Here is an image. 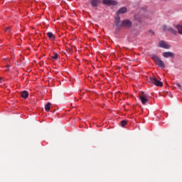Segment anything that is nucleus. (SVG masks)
<instances>
[{"mask_svg": "<svg viewBox=\"0 0 182 182\" xmlns=\"http://www.w3.org/2000/svg\"><path fill=\"white\" fill-rule=\"evenodd\" d=\"M152 19L150 13L145 11L143 14V11H141L139 14H136L134 16V21L138 22V23H143V22H149V20Z\"/></svg>", "mask_w": 182, "mask_h": 182, "instance_id": "obj_1", "label": "nucleus"}, {"mask_svg": "<svg viewBox=\"0 0 182 182\" xmlns=\"http://www.w3.org/2000/svg\"><path fill=\"white\" fill-rule=\"evenodd\" d=\"M152 59L155 62L156 65L159 66V68H161V69H164L166 68V64L164 63V61H163L159 56L156 55H152Z\"/></svg>", "mask_w": 182, "mask_h": 182, "instance_id": "obj_2", "label": "nucleus"}, {"mask_svg": "<svg viewBox=\"0 0 182 182\" xmlns=\"http://www.w3.org/2000/svg\"><path fill=\"white\" fill-rule=\"evenodd\" d=\"M149 83L154 85L155 86H159L161 87L163 86V82L156 78V76L150 77L148 80Z\"/></svg>", "mask_w": 182, "mask_h": 182, "instance_id": "obj_3", "label": "nucleus"}, {"mask_svg": "<svg viewBox=\"0 0 182 182\" xmlns=\"http://www.w3.org/2000/svg\"><path fill=\"white\" fill-rule=\"evenodd\" d=\"M139 100H141L142 105H146L149 102V95L144 92H142L139 95Z\"/></svg>", "mask_w": 182, "mask_h": 182, "instance_id": "obj_4", "label": "nucleus"}, {"mask_svg": "<svg viewBox=\"0 0 182 182\" xmlns=\"http://www.w3.org/2000/svg\"><path fill=\"white\" fill-rule=\"evenodd\" d=\"M132 21L129 19L124 20L121 22V26L123 28H132Z\"/></svg>", "mask_w": 182, "mask_h": 182, "instance_id": "obj_5", "label": "nucleus"}, {"mask_svg": "<svg viewBox=\"0 0 182 182\" xmlns=\"http://www.w3.org/2000/svg\"><path fill=\"white\" fill-rule=\"evenodd\" d=\"M102 4L104 5H108L109 6L112 5H117V1L114 0H103Z\"/></svg>", "mask_w": 182, "mask_h": 182, "instance_id": "obj_6", "label": "nucleus"}, {"mask_svg": "<svg viewBox=\"0 0 182 182\" xmlns=\"http://www.w3.org/2000/svg\"><path fill=\"white\" fill-rule=\"evenodd\" d=\"M159 48H163L164 49H170L171 46L169 44H167L165 41L159 42Z\"/></svg>", "mask_w": 182, "mask_h": 182, "instance_id": "obj_7", "label": "nucleus"}, {"mask_svg": "<svg viewBox=\"0 0 182 182\" xmlns=\"http://www.w3.org/2000/svg\"><path fill=\"white\" fill-rule=\"evenodd\" d=\"M163 56L164 58H174V56H176V54H174L172 52L167 51V52L163 53Z\"/></svg>", "mask_w": 182, "mask_h": 182, "instance_id": "obj_8", "label": "nucleus"}, {"mask_svg": "<svg viewBox=\"0 0 182 182\" xmlns=\"http://www.w3.org/2000/svg\"><path fill=\"white\" fill-rule=\"evenodd\" d=\"M127 12V8L122 7L119 9L118 12H117V15H120V14H126Z\"/></svg>", "mask_w": 182, "mask_h": 182, "instance_id": "obj_9", "label": "nucleus"}, {"mask_svg": "<svg viewBox=\"0 0 182 182\" xmlns=\"http://www.w3.org/2000/svg\"><path fill=\"white\" fill-rule=\"evenodd\" d=\"M114 23H115V26H117V28L122 27V26L120 24V17L118 16V17L115 18Z\"/></svg>", "mask_w": 182, "mask_h": 182, "instance_id": "obj_10", "label": "nucleus"}, {"mask_svg": "<svg viewBox=\"0 0 182 182\" xmlns=\"http://www.w3.org/2000/svg\"><path fill=\"white\" fill-rule=\"evenodd\" d=\"M28 96H29L28 91L24 90L21 92V97H23V99H28Z\"/></svg>", "mask_w": 182, "mask_h": 182, "instance_id": "obj_11", "label": "nucleus"}, {"mask_svg": "<svg viewBox=\"0 0 182 182\" xmlns=\"http://www.w3.org/2000/svg\"><path fill=\"white\" fill-rule=\"evenodd\" d=\"M47 36L49 38V39H50L51 41H55V34L53 33L52 32H48Z\"/></svg>", "mask_w": 182, "mask_h": 182, "instance_id": "obj_12", "label": "nucleus"}, {"mask_svg": "<svg viewBox=\"0 0 182 182\" xmlns=\"http://www.w3.org/2000/svg\"><path fill=\"white\" fill-rule=\"evenodd\" d=\"M100 3V0H91V4L92 6H99Z\"/></svg>", "mask_w": 182, "mask_h": 182, "instance_id": "obj_13", "label": "nucleus"}, {"mask_svg": "<svg viewBox=\"0 0 182 182\" xmlns=\"http://www.w3.org/2000/svg\"><path fill=\"white\" fill-rule=\"evenodd\" d=\"M167 31H168V32H171V33H173V35H177V31L171 27H168L167 28Z\"/></svg>", "mask_w": 182, "mask_h": 182, "instance_id": "obj_14", "label": "nucleus"}, {"mask_svg": "<svg viewBox=\"0 0 182 182\" xmlns=\"http://www.w3.org/2000/svg\"><path fill=\"white\" fill-rule=\"evenodd\" d=\"M52 104H50V102H48L46 105H45V110L46 112H49V110H50V105Z\"/></svg>", "mask_w": 182, "mask_h": 182, "instance_id": "obj_15", "label": "nucleus"}, {"mask_svg": "<svg viewBox=\"0 0 182 182\" xmlns=\"http://www.w3.org/2000/svg\"><path fill=\"white\" fill-rule=\"evenodd\" d=\"M176 29H178V32L180 35H182V26L178 25L176 26Z\"/></svg>", "mask_w": 182, "mask_h": 182, "instance_id": "obj_16", "label": "nucleus"}, {"mask_svg": "<svg viewBox=\"0 0 182 182\" xmlns=\"http://www.w3.org/2000/svg\"><path fill=\"white\" fill-rule=\"evenodd\" d=\"M126 124H127V121H126V120H122V121L121 122V126H122V127H124V126H126Z\"/></svg>", "mask_w": 182, "mask_h": 182, "instance_id": "obj_17", "label": "nucleus"}, {"mask_svg": "<svg viewBox=\"0 0 182 182\" xmlns=\"http://www.w3.org/2000/svg\"><path fill=\"white\" fill-rule=\"evenodd\" d=\"M58 56L59 55H58V53H54V55L51 56V58H52V59H55V60H56L58 59Z\"/></svg>", "mask_w": 182, "mask_h": 182, "instance_id": "obj_18", "label": "nucleus"}, {"mask_svg": "<svg viewBox=\"0 0 182 182\" xmlns=\"http://www.w3.org/2000/svg\"><path fill=\"white\" fill-rule=\"evenodd\" d=\"M176 86H177V87H178V89H180L181 90H182V86H181V85H180V83L177 82V83H176Z\"/></svg>", "mask_w": 182, "mask_h": 182, "instance_id": "obj_19", "label": "nucleus"}, {"mask_svg": "<svg viewBox=\"0 0 182 182\" xmlns=\"http://www.w3.org/2000/svg\"><path fill=\"white\" fill-rule=\"evenodd\" d=\"M167 29H168V28H167V26H163V31H167Z\"/></svg>", "mask_w": 182, "mask_h": 182, "instance_id": "obj_20", "label": "nucleus"}, {"mask_svg": "<svg viewBox=\"0 0 182 182\" xmlns=\"http://www.w3.org/2000/svg\"><path fill=\"white\" fill-rule=\"evenodd\" d=\"M6 32H11V28L8 27L6 30Z\"/></svg>", "mask_w": 182, "mask_h": 182, "instance_id": "obj_21", "label": "nucleus"}, {"mask_svg": "<svg viewBox=\"0 0 182 182\" xmlns=\"http://www.w3.org/2000/svg\"><path fill=\"white\" fill-rule=\"evenodd\" d=\"M149 33H151L152 35H154V31H153V30H149Z\"/></svg>", "mask_w": 182, "mask_h": 182, "instance_id": "obj_22", "label": "nucleus"}, {"mask_svg": "<svg viewBox=\"0 0 182 182\" xmlns=\"http://www.w3.org/2000/svg\"><path fill=\"white\" fill-rule=\"evenodd\" d=\"M6 68H7V70H8V69H9V65H6Z\"/></svg>", "mask_w": 182, "mask_h": 182, "instance_id": "obj_23", "label": "nucleus"}, {"mask_svg": "<svg viewBox=\"0 0 182 182\" xmlns=\"http://www.w3.org/2000/svg\"><path fill=\"white\" fill-rule=\"evenodd\" d=\"M2 77H0V83H2Z\"/></svg>", "mask_w": 182, "mask_h": 182, "instance_id": "obj_24", "label": "nucleus"}]
</instances>
